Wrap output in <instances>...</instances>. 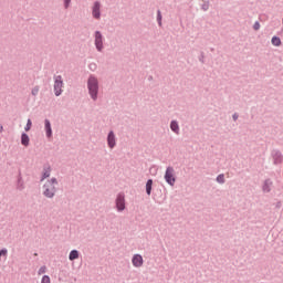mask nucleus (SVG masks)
I'll use <instances>...</instances> for the list:
<instances>
[{
  "label": "nucleus",
  "mask_w": 283,
  "mask_h": 283,
  "mask_svg": "<svg viewBox=\"0 0 283 283\" xmlns=\"http://www.w3.org/2000/svg\"><path fill=\"white\" fill-rule=\"evenodd\" d=\"M59 182L56 178H52L51 180L46 181L43 186V193L46 198H54V193H56V186Z\"/></svg>",
  "instance_id": "f257e3e1"
},
{
  "label": "nucleus",
  "mask_w": 283,
  "mask_h": 283,
  "mask_svg": "<svg viewBox=\"0 0 283 283\" xmlns=\"http://www.w3.org/2000/svg\"><path fill=\"white\" fill-rule=\"evenodd\" d=\"M88 92L91 94V97L93 101H96L98 98V80L96 77L91 76L87 82Z\"/></svg>",
  "instance_id": "f03ea898"
},
{
  "label": "nucleus",
  "mask_w": 283,
  "mask_h": 283,
  "mask_svg": "<svg viewBox=\"0 0 283 283\" xmlns=\"http://www.w3.org/2000/svg\"><path fill=\"white\" fill-rule=\"evenodd\" d=\"M165 180L170 187H174L176 185V170L174 167H168L165 172Z\"/></svg>",
  "instance_id": "7ed1b4c3"
},
{
  "label": "nucleus",
  "mask_w": 283,
  "mask_h": 283,
  "mask_svg": "<svg viewBox=\"0 0 283 283\" xmlns=\"http://www.w3.org/2000/svg\"><path fill=\"white\" fill-rule=\"evenodd\" d=\"M54 92H55V96H61L63 92V77H61V75L55 76Z\"/></svg>",
  "instance_id": "20e7f679"
},
{
  "label": "nucleus",
  "mask_w": 283,
  "mask_h": 283,
  "mask_svg": "<svg viewBox=\"0 0 283 283\" xmlns=\"http://www.w3.org/2000/svg\"><path fill=\"white\" fill-rule=\"evenodd\" d=\"M116 209L117 211H125V195L119 193L116 198Z\"/></svg>",
  "instance_id": "39448f33"
},
{
  "label": "nucleus",
  "mask_w": 283,
  "mask_h": 283,
  "mask_svg": "<svg viewBox=\"0 0 283 283\" xmlns=\"http://www.w3.org/2000/svg\"><path fill=\"white\" fill-rule=\"evenodd\" d=\"M95 45L98 52L103 50V34H101L98 31L95 32Z\"/></svg>",
  "instance_id": "423d86ee"
},
{
  "label": "nucleus",
  "mask_w": 283,
  "mask_h": 283,
  "mask_svg": "<svg viewBox=\"0 0 283 283\" xmlns=\"http://www.w3.org/2000/svg\"><path fill=\"white\" fill-rule=\"evenodd\" d=\"M132 262H133V266H136V269H140V266H143V263H144L143 255L135 254L132 259Z\"/></svg>",
  "instance_id": "0eeeda50"
},
{
  "label": "nucleus",
  "mask_w": 283,
  "mask_h": 283,
  "mask_svg": "<svg viewBox=\"0 0 283 283\" xmlns=\"http://www.w3.org/2000/svg\"><path fill=\"white\" fill-rule=\"evenodd\" d=\"M92 14L94 19H101V2L94 3Z\"/></svg>",
  "instance_id": "6e6552de"
},
{
  "label": "nucleus",
  "mask_w": 283,
  "mask_h": 283,
  "mask_svg": "<svg viewBox=\"0 0 283 283\" xmlns=\"http://www.w3.org/2000/svg\"><path fill=\"white\" fill-rule=\"evenodd\" d=\"M108 147L111 149H114L116 147V136L114 135V132H111L107 137Z\"/></svg>",
  "instance_id": "1a4fd4ad"
},
{
  "label": "nucleus",
  "mask_w": 283,
  "mask_h": 283,
  "mask_svg": "<svg viewBox=\"0 0 283 283\" xmlns=\"http://www.w3.org/2000/svg\"><path fill=\"white\" fill-rule=\"evenodd\" d=\"M48 138L52 137V125L48 119L44 122Z\"/></svg>",
  "instance_id": "9d476101"
},
{
  "label": "nucleus",
  "mask_w": 283,
  "mask_h": 283,
  "mask_svg": "<svg viewBox=\"0 0 283 283\" xmlns=\"http://www.w3.org/2000/svg\"><path fill=\"white\" fill-rule=\"evenodd\" d=\"M21 144L24 147H28V145H30V137L28 136V134L23 133L21 136Z\"/></svg>",
  "instance_id": "9b49d317"
},
{
  "label": "nucleus",
  "mask_w": 283,
  "mask_h": 283,
  "mask_svg": "<svg viewBox=\"0 0 283 283\" xmlns=\"http://www.w3.org/2000/svg\"><path fill=\"white\" fill-rule=\"evenodd\" d=\"M271 187H273V182H271V180H265L263 185V191L269 193V191H271Z\"/></svg>",
  "instance_id": "f8f14e48"
},
{
  "label": "nucleus",
  "mask_w": 283,
  "mask_h": 283,
  "mask_svg": "<svg viewBox=\"0 0 283 283\" xmlns=\"http://www.w3.org/2000/svg\"><path fill=\"white\" fill-rule=\"evenodd\" d=\"M154 185V180L149 179L146 184V193L151 196V186Z\"/></svg>",
  "instance_id": "ddd939ff"
},
{
  "label": "nucleus",
  "mask_w": 283,
  "mask_h": 283,
  "mask_svg": "<svg viewBox=\"0 0 283 283\" xmlns=\"http://www.w3.org/2000/svg\"><path fill=\"white\" fill-rule=\"evenodd\" d=\"M69 260H71V261L78 260V251H76V250L71 251V253L69 255Z\"/></svg>",
  "instance_id": "4468645a"
},
{
  "label": "nucleus",
  "mask_w": 283,
  "mask_h": 283,
  "mask_svg": "<svg viewBox=\"0 0 283 283\" xmlns=\"http://www.w3.org/2000/svg\"><path fill=\"white\" fill-rule=\"evenodd\" d=\"M170 129H171L172 132H175V134H178V132H180V128H179L177 122H171V124H170Z\"/></svg>",
  "instance_id": "2eb2a0df"
},
{
  "label": "nucleus",
  "mask_w": 283,
  "mask_h": 283,
  "mask_svg": "<svg viewBox=\"0 0 283 283\" xmlns=\"http://www.w3.org/2000/svg\"><path fill=\"white\" fill-rule=\"evenodd\" d=\"M272 44H274L277 48V46L282 45V40H280V38H277V36H273Z\"/></svg>",
  "instance_id": "dca6fc26"
},
{
  "label": "nucleus",
  "mask_w": 283,
  "mask_h": 283,
  "mask_svg": "<svg viewBox=\"0 0 283 283\" xmlns=\"http://www.w3.org/2000/svg\"><path fill=\"white\" fill-rule=\"evenodd\" d=\"M50 172H51L50 168L45 169L42 176V180H45V178H50Z\"/></svg>",
  "instance_id": "f3484780"
},
{
  "label": "nucleus",
  "mask_w": 283,
  "mask_h": 283,
  "mask_svg": "<svg viewBox=\"0 0 283 283\" xmlns=\"http://www.w3.org/2000/svg\"><path fill=\"white\" fill-rule=\"evenodd\" d=\"M217 182H219L220 185H224V175H219L218 177H217Z\"/></svg>",
  "instance_id": "a211bd4d"
},
{
  "label": "nucleus",
  "mask_w": 283,
  "mask_h": 283,
  "mask_svg": "<svg viewBox=\"0 0 283 283\" xmlns=\"http://www.w3.org/2000/svg\"><path fill=\"white\" fill-rule=\"evenodd\" d=\"M48 271V268L45 265L41 266L38 271V275H43Z\"/></svg>",
  "instance_id": "6ab92c4d"
},
{
  "label": "nucleus",
  "mask_w": 283,
  "mask_h": 283,
  "mask_svg": "<svg viewBox=\"0 0 283 283\" xmlns=\"http://www.w3.org/2000/svg\"><path fill=\"white\" fill-rule=\"evenodd\" d=\"M25 132H30L32 129V120L28 119L27 126L24 127Z\"/></svg>",
  "instance_id": "aec40b11"
},
{
  "label": "nucleus",
  "mask_w": 283,
  "mask_h": 283,
  "mask_svg": "<svg viewBox=\"0 0 283 283\" xmlns=\"http://www.w3.org/2000/svg\"><path fill=\"white\" fill-rule=\"evenodd\" d=\"M157 21L159 25H163V14L160 13V11L157 12Z\"/></svg>",
  "instance_id": "412c9836"
},
{
  "label": "nucleus",
  "mask_w": 283,
  "mask_h": 283,
  "mask_svg": "<svg viewBox=\"0 0 283 283\" xmlns=\"http://www.w3.org/2000/svg\"><path fill=\"white\" fill-rule=\"evenodd\" d=\"M41 283H51V280L48 275H44L41 280Z\"/></svg>",
  "instance_id": "4be33fe9"
},
{
  "label": "nucleus",
  "mask_w": 283,
  "mask_h": 283,
  "mask_svg": "<svg viewBox=\"0 0 283 283\" xmlns=\"http://www.w3.org/2000/svg\"><path fill=\"white\" fill-rule=\"evenodd\" d=\"M32 94H33V96H36V94H39V87L33 88Z\"/></svg>",
  "instance_id": "5701e85b"
},
{
  "label": "nucleus",
  "mask_w": 283,
  "mask_h": 283,
  "mask_svg": "<svg viewBox=\"0 0 283 283\" xmlns=\"http://www.w3.org/2000/svg\"><path fill=\"white\" fill-rule=\"evenodd\" d=\"M253 28H254V30H260V22H255Z\"/></svg>",
  "instance_id": "b1692460"
},
{
  "label": "nucleus",
  "mask_w": 283,
  "mask_h": 283,
  "mask_svg": "<svg viewBox=\"0 0 283 283\" xmlns=\"http://www.w3.org/2000/svg\"><path fill=\"white\" fill-rule=\"evenodd\" d=\"M70 1H72V0H64L65 8H69V6H70Z\"/></svg>",
  "instance_id": "393cba45"
},
{
  "label": "nucleus",
  "mask_w": 283,
  "mask_h": 283,
  "mask_svg": "<svg viewBox=\"0 0 283 283\" xmlns=\"http://www.w3.org/2000/svg\"><path fill=\"white\" fill-rule=\"evenodd\" d=\"M233 118H234V120H238V115L234 114V115H233Z\"/></svg>",
  "instance_id": "a878e982"
},
{
  "label": "nucleus",
  "mask_w": 283,
  "mask_h": 283,
  "mask_svg": "<svg viewBox=\"0 0 283 283\" xmlns=\"http://www.w3.org/2000/svg\"><path fill=\"white\" fill-rule=\"evenodd\" d=\"M0 132H3V126H0Z\"/></svg>",
  "instance_id": "bb28decb"
}]
</instances>
